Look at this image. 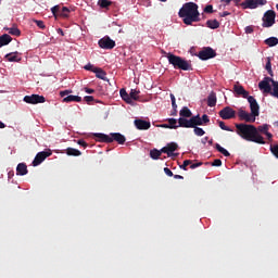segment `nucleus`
<instances>
[{"label":"nucleus","mask_w":278,"mask_h":278,"mask_svg":"<svg viewBox=\"0 0 278 278\" xmlns=\"http://www.w3.org/2000/svg\"><path fill=\"white\" fill-rule=\"evenodd\" d=\"M212 166H223V161L219 159H216L213 161Z\"/></svg>","instance_id":"47"},{"label":"nucleus","mask_w":278,"mask_h":278,"mask_svg":"<svg viewBox=\"0 0 278 278\" xmlns=\"http://www.w3.org/2000/svg\"><path fill=\"white\" fill-rule=\"evenodd\" d=\"M81 103V97L79 96H66L63 98V103Z\"/></svg>","instance_id":"19"},{"label":"nucleus","mask_w":278,"mask_h":278,"mask_svg":"<svg viewBox=\"0 0 278 278\" xmlns=\"http://www.w3.org/2000/svg\"><path fill=\"white\" fill-rule=\"evenodd\" d=\"M265 136H267V140H273V134H270L268 130L266 131Z\"/></svg>","instance_id":"56"},{"label":"nucleus","mask_w":278,"mask_h":278,"mask_svg":"<svg viewBox=\"0 0 278 278\" xmlns=\"http://www.w3.org/2000/svg\"><path fill=\"white\" fill-rule=\"evenodd\" d=\"M208 140H210V137H204L202 139V144H206L208 142Z\"/></svg>","instance_id":"57"},{"label":"nucleus","mask_w":278,"mask_h":278,"mask_svg":"<svg viewBox=\"0 0 278 278\" xmlns=\"http://www.w3.org/2000/svg\"><path fill=\"white\" fill-rule=\"evenodd\" d=\"M162 127H164L165 129H170L169 124H163Z\"/></svg>","instance_id":"59"},{"label":"nucleus","mask_w":278,"mask_h":278,"mask_svg":"<svg viewBox=\"0 0 278 278\" xmlns=\"http://www.w3.org/2000/svg\"><path fill=\"white\" fill-rule=\"evenodd\" d=\"M203 165V163H191L190 164V168L192 169V170H194V168H199V166H202Z\"/></svg>","instance_id":"51"},{"label":"nucleus","mask_w":278,"mask_h":278,"mask_svg":"<svg viewBox=\"0 0 278 278\" xmlns=\"http://www.w3.org/2000/svg\"><path fill=\"white\" fill-rule=\"evenodd\" d=\"M167 60L169 64H173L174 68H179L180 71H190L192 68V65L188 61L181 59V56L168 54Z\"/></svg>","instance_id":"5"},{"label":"nucleus","mask_w":278,"mask_h":278,"mask_svg":"<svg viewBox=\"0 0 278 278\" xmlns=\"http://www.w3.org/2000/svg\"><path fill=\"white\" fill-rule=\"evenodd\" d=\"M218 114L223 121H231V118H236V110L231 109V106L224 108Z\"/></svg>","instance_id":"12"},{"label":"nucleus","mask_w":278,"mask_h":278,"mask_svg":"<svg viewBox=\"0 0 278 278\" xmlns=\"http://www.w3.org/2000/svg\"><path fill=\"white\" fill-rule=\"evenodd\" d=\"M204 12L206 14H212L214 13V7L212 4H207L205 8H204Z\"/></svg>","instance_id":"44"},{"label":"nucleus","mask_w":278,"mask_h":278,"mask_svg":"<svg viewBox=\"0 0 278 278\" xmlns=\"http://www.w3.org/2000/svg\"><path fill=\"white\" fill-rule=\"evenodd\" d=\"M68 14H71V9L67 7H63L60 11L59 16H61L62 18H68Z\"/></svg>","instance_id":"33"},{"label":"nucleus","mask_w":278,"mask_h":278,"mask_svg":"<svg viewBox=\"0 0 278 278\" xmlns=\"http://www.w3.org/2000/svg\"><path fill=\"white\" fill-rule=\"evenodd\" d=\"M179 118H186L188 121V118H192V111L188 106H184L179 112Z\"/></svg>","instance_id":"17"},{"label":"nucleus","mask_w":278,"mask_h":278,"mask_svg":"<svg viewBox=\"0 0 278 278\" xmlns=\"http://www.w3.org/2000/svg\"><path fill=\"white\" fill-rule=\"evenodd\" d=\"M0 129H5V125L3 124V122H0Z\"/></svg>","instance_id":"62"},{"label":"nucleus","mask_w":278,"mask_h":278,"mask_svg":"<svg viewBox=\"0 0 278 278\" xmlns=\"http://www.w3.org/2000/svg\"><path fill=\"white\" fill-rule=\"evenodd\" d=\"M135 127H137L139 130H147L151 129V122L144 121V119H135Z\"/></svg>","instance_id":"16"},{"label":"nucleus","mask_w":278,"mask_h":278,"mask_svg":"<svg viewBox=\"0 0 278 278\" xmlns=\"http://www.w3.org/2000/svg\"><path fill=\"white\" fill-rule=\"evenodd\" d=\"M11 36H21V29L17 27L4 28Z\"/></svg>","instance_id":"35"},{"label":"nucleus","mask_w":278,"mask_h":278,"mask_svg":"<svg viewBox=\"0 0 278 278\" xmlns=\"http://www.w3.org/2000/svg\"><path fill=\"white\" fill-rule=\"evenodd\" d=\"M233 2L236 3V5H238L240 3V0H233Z\"/></svg>","instance_id":"64"},{"label":"nucleus","mask_w":278,"mask_h":278,"mask_svg":"<svg viewBox=\"0 0 278 278\" xmlns=\"http://www.w3.org/2000/svg\"><path fill=\"white\" fill-rule=\"evenodd\" d=\"M5 60L8 62H21V56H18V52H11L5 55Z\"/></svg>","instance_id":"23"},{"label":"nucleus","mask_w":278,"mask_h":278,"mask_svg":"<svg viewBox=\"0 0 278 278\" xmlns=\"http://www.w3.org/2000/svg\"><path fill=\"white\" fill-rule=\"evenodd\" d=\"M138 94H140V91H138L136 89H131L130 93H129L130 101H138L140 99V97Z\"/></svg>","instance_id":"34"},{"label":"nucleus","mask_w":278,"mask_h":278,"mask_svg":"<svg viewBox=\"0 0 278 278\" xmlns=\"http://www.w3.org/2000/svg\"><path fill=\"white\" fill-rule=\"evenodd\" d=\"M23 101L30 105H38V103H45L47 99L45 98V96L31 94V96H25Z\"/></svg>","instance_id":"9"},{"label":"nucleus","mask_w":278,"mask_h":278,"mask_svg":"<svg viewBox=\"0 0 278 278\" xmlns=\"http://www.w3.org/2000/svg\"><path fill=\"white\" fill-rule=\"evenodd\" d=\"M58 34H61V36H64V30H62V28H59Z\"/></svg>","instance_id":"60"},{"label":"nucleus","mask_w":278,"mask_h":278,"mask_svg":"<svg viewBox=\"0 0 278 278\" xmlns=\"http://www.w3.org/2000/svg\"><path fill=\"white\" fill-rule=\"evenodd\" d=\"M84 101H86V103H92V101H94V97L92 96H86L84 98Z\"/></svg>","instance_id":"48"},{"label":"nucleus","mask_w":278,"mask_h":278,"mask_svg":"<svg viewBox=\"0 0 278 278\" xmlns=\"http://www.w3.org/2000/svg\"><path fill=\"white\" fill-rule=\"evenodd\" d=\"M231 13H229L228 11H224L222 13H219V16H222V18H225V16H229Z\"/></svg>","instance_id":"55"},{"label":"nucleus","mask_w":278,"mask_h":278,"mask_svg":"<svg viewBox=\"0 0 278 278\" xmlns=\"http://www.w3.org/2000/svg\"><path fill=\"white\" fill-rule=\"evenodd\" d=\"M85 92H87V94H94V89H90V88L86 87Z\"/></svg>","instance_id":"54"},{"label":"nucleus","mask_w":278,"mask_h":278,"mask_svg":"<svg viewBox=\"0 0 278 278\" xmlns=\"http://www.w3.org/2000/svg\"><path fill=\"white\" fill-rule=\"evenodd\" d=\"M245 34H253V26H247Z\"/></svg>","instance_id":"53"},{"label":"nucleus","mask_w":278,"mask_h":278,"mask_svg":"<svg viewBox=\"0 0 278 278\" xmlns=\"http://www.w3.org/2000/svg\"><path fill=\"white\" fill-rule=\"evenodd\" d=\"M65 151H66V155H70V156L79 157V155H81V151L75 148H67Z\"/></svg>","instance_id":"27"},{"label":"nucleus","mask_w":278,"mask_h":278,"mask_svg":"<svg viewBox=\"0 0 278 278\" xmlns=\"http://www.w3.org/2000/svg\"><path fill=\"white\" fill-rule=\"evenodd\" d=\"M266 3H268L267 0H244L240 5L243 10H255L260 5H266Z\"/></svg>","instance_id":"6"},{"label":"nucleus","mask_w":278,"mask_h":278,"mask_svg":"<svg viewBox=\"0 0 278 278\" xmlns=\"http://www.w3.org/2000/svg\"><path fill=\"white\" fill-rule=\"evenodd\" d=\"M98 5H100V8H102V9H108V8H110V5H112V1H110V0H99Z\"/></svg>","instance_id":"37"},{"label":"nucleus","mask_w":278,"mask_h":278,"mask_svg":"<svg viewBox=\"0 0 278 278\" xmlns=\"http://www.w3.org/2000/svg\"><path fill=\"white\" fill-rule=\"evenodd\" d=\"M236 134L248 142H255L256 144H266L264 137L257 132V127L251 124H236Z\"/></svg>","instance_id":"1"},{"label":"nucleus","mask_w":278,"mask_h":278,"mask_svg":"<svg viewBox=\"0 0 278 278\" xmlns=\"http://www.w3.org/2000/svg\"><path fill=\"white\" fill-rule=\"evenodd\" d=\"M248 102L250 103L251 113L254 116H260V104L257 103V100L253 96H250Z\"/></svg>","instance_id":"14"},{"label":"nucleus","mask_w":278,"mask_h":278,"mask_svg":"<svg viewBox=\"0 0 278 278\" xmlns=\"http://www.w3.org/2000/svg\"><path fill=\"white\" fill-rule=\"evenodd\" d=\"M275 18H277V13L273 10H268L263 15V24L262 27H273L275 25Z\"/></svg>","instance_id":"7"},{"label":"nucleus","mask_w":278,"mask_h":278,"mask_svg":"<svg viewBox=\"0 0 278 278\" xmlns=\"http://www.w3.org/2000/svg\"><path fill=\"white\" fill-rule=\"evenodd\" d=\"M51 12H52L53 16H56L58 12L60 14V5L52 7Z\"/></svg>","instance_id":"45"},{"label":"nucleus","mask_w":278,"mask_h":278,"mask_svg":"<svg viewBox=\"0 0 278 278\" xmlns=\"http://www.w3.org/2000/svg\"><path fill=\"white\" fill-rule=\"evenodd\" d=\"M256 129H257V134L261 132V134L266 135L268 129H270V126L268 124H264L262 126H258Z\"/></svg>","instance_id":"36"},{"label":"nucleus","mask_w":278,"mask_h":278,"mask_svg":"<svg viewBox=\"0 0 278 278\" xmlns=\"http://www.w3.org/2000/svg\"><path fill=\"white\" fill-rule=\"evenodd\" d=\"M85 71H91L92 73H94V65H92V64H87V65H85Z\"/></svg>","instance_id":"49"},{"label":"nucleus","mask_w":278,"mask_h":278,"mask_svg":"<svg viewBox=\"0 0 278 278\" xmlns=\"http://www.w3.org/2000/svg\"><path fill=\"white\" fill-rule=\"evenodd\" d=\"M16 173L17 175H21V176H25L27 175L28 170H27V164L25 163H20L16 167Z\"/></svg>","instance_id":"24"},{"label":"nucleus","mask_w":278,"mask_h":278,"mask_svg":"<svg viewBox=\"0 0 278 278\" xmlns=\"http://www.w3.org/2000/svg\"><path fill=\"white\" fill-rule=\"evenodd\" d=\"M222 3H227V5H229V3H231V0H222Z\"/></svg>","instance_id":"61"},{"label":"nucleus","mask_w":278,"mask_h":278,"mask_svg":"<svg viewBox=\"0 0 278 278\" xmlns=\"http://www.w3.org/2000/svg\"><path fill=\"white\" fill-rule=\"evenodd\" d=\"M77 144H79L80 147H84V149H86V147H88V143L84 139H79L77 141Z\"/></svg>","instance_id":"50"},{"label":"nucleus","mask_w":278,"mask_h":278,"mask_svg":"<svg viewBox=\"0 0 278 278\" xmlns=\"http://www.w3.org/2000/svg\"><path fill=\"white\" fill-rule=\"evenodd\" d=\"M218 125L220 127V129H223L224 131H233L231 128H229L227 125H225V122L219 121Z\"/></svg>","instance_id":"41"},{"label":"nucleus","mask_w":278,"mask_h":278,"mask_svg":"<svg viewBox=\"0 0 278 278\" xmlns=\"http://www.w3.org/2000/svg\"><path fill=\"white\" fill-rule=\"evenodd\" d=\"M71 92H73L72 90H64L60 92V97H68V94H71Z\"/></svg>","instance_id":"52"},{"label":"nucleus","mask_w":278,"mask_h":278,"mask_svg":"<svg viewBox=\"0 0 278 278\" xmlns=\"http://www.w3.org/2000/svg\"><path fill=\"white\" fill-rule=\"evenodd\" d=\"M33 23L37 25V27H39V29H47V26L45 25L43 21L40 20H33Z\"/></svg>","instance_id":"39"},{"label":"nucleus","mask_w":278,"mask_h":278,"mask_svg":"<svg viewBox=\"0 0 278 278\" xmlns=\"http://www.w3.org/2000/svg\"><path fill=\"white\" fill-rule=\"evenodd\" d=\"M179 127H199L203 125H207L210 123V116L207 114L193 115L191 118H179L178 119Z\"/></svg>","instance_id":"3"},{"label":"nucleus","mask_w":278,"mask_h":278,"mask_svg":"<svg viewBox=\"0 0 278 278\" xmlns=\"http://www.w3.org/2000/svg\"><path fill=\"white\" fill-rule=\"evenodd\" d=\"M190 164H192V161L191 160H185L182 165H180V168L182 170H188V166H190Z\"/></svg>","instance_id":"42"},{"label":"nucleus","mask_w":278,"mask_h":278,"mask_svg":"<svg viewBox=\"0 0 278 278\" xmlns=\"http://www.w3.org/2000/svg\"><path fill=\"white\" fill-rule=\"evenodd\" d=\"M216 92L212 91L207 97V105L208 108H216Z\"/></svg>","instance_id":"22"},{"label":"nucleus","mask_w":278,"mask_h":278,"mask_svg":"<svg viewBox=\"0 0 278 278\" xmlns=\"http://www.w3.org/2000/svg\"><path fill=\"white\" fill-rule=\"evenodd\" d=\"M198 58L203 61L212 60V58H216V51L211 47H206L199 52Z\"/></svg>","instance_id":"11"},{"label":"nucleus","mask_w":278,"mask_h":278,"mask_svg":"<svg viewBox=\"0 0 278 278\" xmlns=\"http://www.w3.org/2000/svg\"><path fill=\"white\" fill-rule=\"evenodd\" d=\"M98 45L100 49H105L106 51H110L116 47V41H114L110 36H104L98 41Z\"/></svg>","instance_id":"8"},{"label":"nucleus","mask_w":278,"mask_h":278,"mask_svg":"<svg viewBox=\"0 0 278 278\" xmlns=\"http://www.w3.org/2000/svg\"><path fill=\"white\" fill-rule=\"evenodd\" d=\"M185 129H193V132L195 136H205V130L203 128L198 127V126H181Z\"/></svg>","instance_id":"20"},{"label":"nucleus","mask_w":278,"mask_h":278,"mask_svg":"<svg viewBox=\"0 0 278 278\" xmlns=\"http://www.w3.org/2000/svg\"><path fill=\"white\" fill-rule=\"evenodd\" d=\"M119 94H121V98L123 99V101H125L126 103H129V104L131 103V98H130L129 93H127V90L121 89Z\"/></svg>","instance_id":"28"},{"label":"nucleus","mask_w":278,"mask_h":278,"mask_svg":"<svg viewBox=\"0 0 278 278\" xmlns=\"http://www.w3.org/2000/svg\"><path fill=\"white\" fill-rule=\"evenodd\" d=\"M167 123L169 125V129H179V122H178V125H177V119L176 118H168L167 119Z\"/></svg>","instance_id":"32"},{"label":"nucleus","mask_w":278,"mask_h":278,"mask_svg":"<svg viewBox=\"0 0 278 278\" xmlns=\"http://www.w3.org/2000/svg\"><path fill=\"white\" fill-rule=\"evenodd\" d=\"M239 121H244V123H255L257 116L253 115V113H249L243 109H239L238 111Z\"/></svg>","instance_id":"10"},{"label":"nucleus","mask_w":278,"mask_h":278,"mask_svg":"<svg viewBox=\"0 0 278 278\" xmlns=\"http://www.w3.org/2000/svg\"><path fill=\"white\" fill-rule=\"evenodd\" d=\"M174 179H184V176H181V175H174Z\"/></svg>","instance_id":"58"},{"label":"nucleus","mask_w":278,"mask_h":278,"mask_svg":"<svg viewBox=\"0 0 278 278\" xmlns=\"http://www.w3.org/2000/svg\"><path fill=\"white\" fill-rule=\"evenodd\" d=\"M172 108L174 112H177V100L175 99V94L170 93Z\"/></svg>","instance_id":"40"},{"label":"nucleus","mask_w":278,"mask_h":278,"mask_svg":"<svg viewBox=\"0 0 278 278\" xmlns=\"http://www.w3.org/2000/svg\"><path fill=\"white\" fill-rule=\"evenodd\" d=\"M178 16L182 18L185 25H192V23H199V21H201L199 5L194 2L185 3L179 10Z\"/></svg>","instance_id":"2"},{"label":"nucleus","mask_w":278,"mask_h":278,"mask_svg":"<svg viewBox=\"0 0 278 278\" xmlns=\"http://www.w3.org/2000/svg\"><path fill=\"white\" fill-rule=\"evenodd\" d=\"M162 150L153 149L150 151V157L152 160H160V156L162 155Z\"/></svg>","instance_id":"31"},{"label":"nucleus","mask_w":278,"mask_h":278,"mask_svg":"<svg viewBox=\"0 0 278 278\" xmlns=\"http://www.w3.org/2000/svg\"><path fill=\"white\" fill-rule=\"evenodd\" d=\"M53 152L51 150H46L37 153L33 161V166H40V163L45 161L46 157H51Z\"/></svg>","instance_id":"13"},{"label":"nucleus","mask_w":278,"mask_h":278,"mask_svg":"<svg viewBox=\"0 0 278 278\" xmlns=\"http://www.w3.org/2000/svg\"><path fill=\"white\" fill-rule=\"evenodd\" d=\"M9 42H12V37L8 34L0 36V48L8 46Z\"/></svg>","instance_id":"25"},{"label":"nucleus","mask_w":278,"mask_h":278,"mask_svg":"<svg viewBox=\"0 0 278 278\" xmlns=\"http://www.w3.org/2000/svg\"><path fill=\"white\" fill-rule=\"evenodd\" d=\"M93 137L97 138L98 142H117L118 144H125L127 138H125L124 135L121 132H111L110 135H105L103 132H96L93 134Z\"/></svg>","instance_id":"4"},{"label":"nucleus","mask_w":278,"mask_h":278,"mask_svg":"<svg viewBox=\"0 0 278 278\" xmlns=\"http://www.w3.org/2000/svg\"><path fill=\"white\" fill-rule=\"evenodd\" d=\"M164 173L167 175V177H174L173 170L168 167H164Z\"/></svg>","instance_id":"46"},{"label":"nucleus","mask_w":278,"mask_h":278,"mask_svg":"<svg viewBox=\"0 0 278 278\" xmlns=\"http://www.w3.org/2000/svg\"><path fill=\"white\" fill-rule=\"evenodd\" d=\"M215 149H216L219 153H222V155H224L225 157H229V155H231V154L229 153V151H227V149L223 148L219 143H216V144H215Z\"/></svg>","instance_id":"30"},{"label":"nucleus","mask_w":278,"mask_h":278,"mask_svg":"<svg viewBox=\"0 0 278 278\" xmlns=\"http://www.w3.org/2000/svg\"><path fill=\"white\" fill-rule=\"evenodd\" d=\"M270 151H271L273 155H275V157H277V160H278V144L270 146Z\"/></svg>","instance_id":"43"},{"label":"nucleus","mask_w":278,"mask_h":278,"mask_svg":"<svg viewBox=\"0 0 278 278\" xmlns=\"http://www.w3.org/2000/svg\"><path fill=\"white\" fill-rule=\"evenodd\" d=\"M265 68L268 72V74L270 75V77H273V64L270 63V58H267Z\"/></svg>","instance_id":"38"},{"label":"nucleus","mask_w":278,"mask_h":278,"mask_svg":"<svg viewBox=\"0 0 278 278\" xmlns=\"http://www.w3.org/2000/svg\"><path fill=\"white\" fill-rule=\"evenodd\" d=\"M161 151L170 155L172 153H174V151H177V143L172 142L167 144V147L162 148Z\"/></svg>","instance_id":"18"},{"label":"nucleus","mask_w":278,"mask_h":278,"mask_svg":"<svg viewBox=\"0 0 278 278\" xmlns=\"http://www.w3.org/2000/svg\"><path fill=\"white\" fill-rule=\"evenodd\" d=\"M233 92L237 94V97H242L243 99H249L251 97L249 96V91H247L244 87L238 83L233 85Z\"/></svg>","instance_id":"15"},{"label":"nucleus","mask_w":278,"mask_h":278,"mask_svg":"<svg viewBox=\"0 0 278 278\" xmlns=\"http://www.w3.org/2000/svg\"><path fill=\"white\" fill-rule=\"evenodd\" d=\"M93 73H96V77L98 79H103V81H108V77H105L108 74L105 71L101 70V67H94Z\"/></svg>","instance_id":"21"},{"label":"nucleus","mask_w":278,"mask_h":278,"mask_svg":"<svg viewBox=\"0 0 278 278\" xmlns=\"http://www.w3.org/2000/svg\"><path fill=\"white\" fill-rule=\"evenodd\" d=\"M265 45H267V47H277L278 45V38L277 37H269L267 39H265Z\"/></svg>","instance_id":"29"},{"label":"nucleus","mask_w":278,"mask_h":278,"mask_svg":"<svg viewBox=\"0 0 278 278\" xmlns=\"http://www.w3.org/2000/svg\"><path fill=\"white\" fill-rule=\"evenodd\" d=\"M9 177H14V172H10Z\"/></svg>","instance_id":"63"},{"label":"nucleus","mask_w":278,"mask_h":278,"mask_svg":"<svg viewBox=\"0 0 278 278\" xmlns=\"http://www.w3.org/2000/svg\"><path fill=\"white\" fill-rule=\"evenodd\" d=\"M206 27L210 29H218V27H220V22L217 20H208L206 21Z\"/></svg>","instance_id":"26"}]
</instances>
